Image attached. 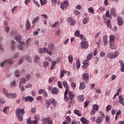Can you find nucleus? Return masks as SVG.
Segmentation results:
<instances>
[{
    "instance_id": "49",
    "label": "nucleus",
    "mask_w": 124,
    "mask_h": 124,
    "mask_svg": "<svg viewBox=\"0 0 124 124\" xmlns=\"http://www.w3.org/2000/svg\"><path fill=\"white\" fill-rule=\"evenodd\" d=\"M20 72L18 70H16L15 72L16 77H20V75H19Z\"/></svg>"
},
{
    "instance_id": "62",
    "label": "nucleus",
    "mask_w": 124,
    "mask_h": 124,
    "mask_svg": "<svg viewBox=\"0 0 124 124\" xmlns=\"http://www.w3.org/2000/svg\"><path fill=\"white\" fill-rule=\"evenodd\" d=\"M74 13L75 15H79V14H80V12H79V11H78V10H75L74 11Z\"/></svg>"
},
{
    "instance_id": "6",
    "label": "nucleus",
    "mask_w": 124,
    "mask_h": 124,
    "mask_svg": "<svg viewBox=\"0 0 124 124\" xmlns=\"http://www.w3.org/2000/svg\"><path fill=\"white\" fill-rule=\"evenodd\" d=\"M34 121H31V118L29 117L27 120V123L28 124H37V122L38 121H39L40 119L39 117H34Z\"/></svg>"
},
{
    "instance_id": "12",
    "label": "nucleus",
    "mask_w": 124,
    "mask_h": 124,
    "mask_svg": "<svg viewBox=\"0 0 124 124\" xmlns=\"http://www.w3.org/2000/svg\"><path fill=\"white\" fill-rule=\"evenodd\" d=\"M5 62H7L8 63H9V64H12V63H13V60H12V59L6 60L5 61H4L0 63V66H1V67H3L4 64H5Z\"/></svg>"
},
{
    "instance_id": "19",
    "label": "nucleus",
    "mask_w": 124,
    "mask_h": 124,
    "mask_svg": "<svg viewBox=\"0 0 124 124\" xmlns=\"http://www.w3.org/2000/svg\"><path fill=\"white\" fill-rule=\"evenodd\" d=\"M59 92H60L59 89L55 87H54L51 91L52 94H57V93H59Z\"/></svg>"
},
{
    "instance_id": "14",
    "label": "nucleus",
    "mask_w": 124,
    "mask_h": 124,
    "mask_svg": "<svg viewBox=\"0 0 124 124\" xmlns=\"http://www.w3.org/2000/svg\"><path fill=\"white\" fill-rule=\"evenodd\" d=\"M42 120L44 122L47 123V124H53V121L51 119V118L49 117L46 118H43Z\"/></svg>"
},
{
    "instance_id": "29",
    "label": "nucleus",
    "mask_w": 124,
    "mask_h": 124,
    "mask_svg": "<svg viewBox=\"0 0 124 124\" xmlns=\"http://www.w3.org/2000/svg\"><path fill=\"white\" fill-rule=\"evenodd\" d=\"M50 101V105H53V106H56L57 104V102L55 99H49Z\"/></svg>"
},
{
    "instance_id": "15",
    "label": "nucleus",
    "mask_w": 124,
    "mask_h": 124,
    "mask_svg": "<svg viewBox=\"0 0 124 124\" xmlns=\"http://www.w3.org/2000/svg\"><path fill=\"white\" fill-rule=\"evenodd\" d=\"M103 42L104 46L108 45V37L106 35H104L103 37Z\"/></svg>"
},
{
    "instance_id": "33",
    "label": "nucleus",
    "mask_w": 124,
    "mask_h": 124,
    "mask_svg": "<svg viewBox=\"0 0 124 124\" xmlns=\"http://www.w3.org/2000/svg\"><path fill=\"white\" fill-rule=\"evenodd\" d=\"M74 113L75 115H77L78 117H81L82 116V114H81V112H80V111L77 109H75L74 111Z\"/></svg>"
},
{
    "instance_id": "41",
    "label": "nucleus",
    "mask_w": 124,
    "mask_h": 124,
    "mask_svg": "<svg viewBox=\"0 0 124 124\" xmlns=\"http://www.w3.org/2000/svg\"><path fill=\"white\" fill-rule=\"evenodd\" d=\"M64 74H65V70H61L60 74V78H62V77L64 76Z\"/></svg>"
},
{
    "instance_id": "55",
    "label": "nucleus",
    "mask_w": 124,
    "mask_h": 124,
    "mask_svg": "<svg viewBox=\"0 0 124 124\" xmlns=\"http://www.w3.org/2000/svg\"><path fill=\"white\" fill-rule=\"evenodd\" d=\"M25 58L26 61H27V62H31V60H30V57H29V55H26L25 56Z\"/></svg>"
},
{
    "instance_id": "56",
    "label": "nucleus",
    "mask_w": 124,
    "mask_h": 124,
    "mask_svg": "<svg viewBox=\"0 0 124 124\" xmlns=\"http://www.w3.org/2000/svg\"><path fill=\"white\" fill-rule=\"evenodd\" d=\"M58 86L60 89H62V84L61 81L58 82Z\"/></svg>"
},
{
    "instance_id": "57",
    "label": "nucleus",
    "mask_w": 124,
    "mask_h": 124,
    "mask_svg": "<svg viewBox=\"0 0 124 124\" xmlns=\"http://www.w3.org/2000/svg\"><path fill=\"white\" fill-rule=\"evenodd\" d=\"M11 87L12 88L13 87H15V85H16V81H13V82H12V83H11Z\"/></svg>"
},
{
    "instance_id": "31",
    "label": "nucleus",
    "mask_w": 124,
    "mask_h": 124,
    "mask_svg": "<svg viewBox=\"0 0 124 124\" xmlns=\"http://www.w3.org/2000/svg\"><path fill=\"white\" fill-rule=\"evenodd\" d=\"M68 62H69V63H70L71 64H72V62H73V57L72 56V55H70L68 57Z\"/></svg>"
},
{
    "instance_id": "27",
    "label": "nucleus",
    "mask_w": 124,
    "mask_h": 124,
    "mask_svg": "<svg viewBox=\"0 0 124 124\" xmlns=\"http://www.w3.org/2000/svg\"><path fill=\"white\" fill-rule=\"evenodd\" d=\"M40 60V57L37 55H36L34 58L33 62H35L36 63H38V61Z\"/></svg>"
},
{
    "instance_id": "10",
    "label": "nucleus",
    "mask_w": 124,
    "mask_h": 124,
    "mask_svg": "<svg viewBox=\"0 0 124 124\" xmlns=\"http://www.w3.org/2000/svg\"><path fill=\"white\" fill-rule=\"evenodd\" d=\"M69 5V3L68 1H64L63 2L61 3V8L62 9V10H65L68 6Z\"/></svg>"
},
{
    "instance_id": "47",
    "label": "nucleus",
    "mask_w": 124,
    "mask_h": 124,
    "mask_svg": "<svg viewBox=\"0 0 124 124\" xmlns=\"http://www.w3.org/2000/svg\"><path fill=\"white\" fill-rule=\"evenodd\" d=\"M22 83H26V79L25 78H22L21 81L19 82V88H21V85Z\"/></svg>"
},
{
    "instance_id": "3",
    "label": "nucleus",
    "mask_w": 124,
    "mask_h": 124,
    "mask_svg": "<svg viewBox=\"0 0 124 124\" xmlns=\"http://www.w3.org/2000/svg\"><path fill=\"white\" fill-rule=\"evenodd\" d=\"M63 86L64 88H65V91L64 92V99H66V101L67 102L69 100V98L67 97V93H68V91L69 89L68 88V86L67 85V82L63 81L62 82Z\"/></svg>"
},
{
    "instance_id": "4",
    "label": "nucleus",
    "mask_w": 124,
    "mask_h": 124,
    "mask_svg": "<svg viewBox=\"0 0 124 124\" xmlns=\"http://www.w3.org/2000/svg\"><path fill=\"white\" fill-rule=\"evenodd\" d=\"M100 116L97 117V118L96 120V123L98 124H102V121H103V118L105 117V115L104 113L102 112V111L99 112Z\"/></svg>"
},
{
    "instance_id": "48",
    "label": "nucleus",
    "mask_w": 124,
    "mask_h": 124,
    "mask_svg": "<svg viewBox=\"0 0 124 124\" xmlns=\"http://www.w3.org/2000/svg\"><path fill=\"white\" fill-rule=\"evenodd\" d=\"M43 65L45 68H47V66H48V65H49V62H43Z\"/></svg>"
},
{
    "instance_id": "22",
    "label": "nucleus",
    "mask_w": 124,
    "mask_h": 124,
    "mask_svg": "<svg viewBox=\"0 0 124 124\" xmlns=\"http://www.w3.org/2000/svg\"><path fill=\"white\" fill-rule=\"evenodd\" d=\"M119 63L121 66V71L122 72H124V62H123V61L122 60H120L119 61Z\"/></svg>"
},
{
    "instance_id": "58",
    "label": "nucleus",
    "mask_w": 124,
    "mask_h": 124,
    "mask_svg": "<svg viewBox=\"0 0 124 124\" xmlns=\"http://www.w3.org/2000/svg\"><path fill=\"white\" fill-rule=\"evenodd\" d=\"M9 109V107H5L3 109V113H6V111Z\"/></svg>"
},
{
    "instance_id": "44",
    "label": "nucleus",
    "mask_w": 124,
    "mask_h": 124,
    "mask_svg": "<svg viewBox=\"0 0 124 124\" xmlns=\"http://www.w3.org/2000/svg\"><path fill=\"white\" fill-rule=\"evenodd\" d=\"M111 109H112V106L109 105L106 107V112H108V111H110V110H111Z\"/></svg>"
},
{
    "instance_id": "25",
    "label": "nucleus",
    "mask_w": 124,
    "mask_h": 124,
    "mask_svg": "<svg viewBox=\"0 0 124 124\" xmlns=\"http://www.w3.org/2000/svg\"><path fill=\"white\" fill-rule=\"evenodd\" d=\"M68 95L69 97H70V99H71L70 102L71 103V100L74 99V93L73 92H69L68 93Z\"/></svg>"
},
{
    "instance_id": "36",
    "label": "nucleus",
    "mask_w": 124,
    "mask_h": 124,
    "mask_svg": "<svg viewBox=\"0 0 124 124\" xmlns=\"http://www.w3.org/2000/svg\"><path fill=\"white\" fill-rule=\"evenodd\" d=\"M48 49L49 50H51V51H53V50L55 49V46L52 44H48Z\"/></svg>"
},
{
    "instance_id": "5",
    "label": "nucleus",
    "mask_w": 124,
    "mask_h": 124,
    "mask_svg": "<svg viewBox=\"0 0 124 124\" xmlns=\"http://www.w3.org/2000/svg\"><path fill=\"white\" fill-rule=\"evenodd\" d=\"M118 56H119V52L118 51H115L113 53H109L107 54L108 58L111 59H116V58H118Z\"/></svg>"
},
{
    "instance_id": "17",
    "label": "nucleus",
    "mask_w": 124,
    "mask_h": 124,
    "mask_svg": "<svg viewBox=\"0 0 124 124\" xmlns=\"http://www.w3.org/2000/svg\"><path fill=\"white\" fill-rule=\"evenodd\" d=\"M67 21L68 22V23H70L71 26H74V25L76 24L75 20L73 19L72 17H69L67 19Z\"/></svg>"
},
{
    "instance_id": "20",
    "label": "nucleus",
    "mask_w": 124,
    "mask_h": 124,
    "mask_svg": "<svg viewBox=\"0 0 124 124\" xmlns=\"http://www.w3.org/2000/svg\"><path fill=\"white\" fill-rule=\"evenodd\" d=\"M118 19V24L119 26H123L124 24V21H123V18L119 16L117 18Z\"/></svg>"
},
{
    "instance_id": "43",
    "label": "nucleus",
    "mask_w": 124,
    "mask_h": 124,
    "mask_svg": "<svg viewBox=\"0 0 124 124\" xmlns=\"http://www.w3.org/2000/svg\"><path fill=\"white\" fill-rule=\"evenodd\" d=\"M88 12L92 14H94V10L92 7L88 8Z\"/></svg>"
},
{
    "instance_id": "8",
    "label": "nucleus",
    "mask_w": 124,
    "mask_h": 124,
    "mask_svg": "<svg viewBox=\"0 0 124 124\" xmlns=\"http://www.w3.org/2000/svg\"><path fill=\"white\" fill-rule=\"evenodd\" d=\"M93 108L90 112V114L93 116L95 114V112H97L98 111V108H99V107L97 105H93Z\"/></svg>"
},
{
    "instance_id": "42",
    "label": "nucleus",
    "mask_w": 124,
    "mask_h": 124,
    "mask_svg": "<svg viewBox=\"0 0 124 124\" xmlns=\"http://www.w3.org/2000/svg\"><path fill=\"white\" fill-rule=\"evenodd\" d=\"M83 63L85 66H89V60L88 59H86V60H84L83 62Z\"/></svg>"
},
{
    "instance_id": "28",
    "label": "nucleus",
    "mask_w": 124,
    "mask_h": 124,
    "mask_svg": "<svg viewBox=\"0 0 124 124\" xmlns=\"http://www.w3.org/2000/svg\"><path fill=\"white\" fill-rule=\"evenodd\" d=\"M80 121L83 124H89V121L86 119L84 117L81 118Z\"/></svg>"
},
{
    "instance_id": "11",
    "label": "nucleus",
    "mask_w": 124,
    "mask_h": 124,
    "mask_svg": "<svg viewBox=\"0 0 124 124\" xmlns=\"http://www.w3.org/2000/svg\"><path fill=\"white\" fill-rule=\"evenodd\" d=\"M80 45L82 49H88L89 47V44L86 41H81Z\"/></svg>"
},
{
    "instance_id": "54",
    "label": "nucleus",
    "mask_w": 124,
    "mask_h": 124,
    "mask_svg": "<svg viewBox=\"0 0 124 124\" xmlns=\"http://www.w3.org/2000/svg\"><path fill=\"white\" fill-rule=\"evenodd\" d=\"M71 87L72 88V89H73L74 90L76 88V83L75 82H72L71 83Z\"/></svg>"
},
{
    "instance_id": "35",
    "label": "nucleus",
    "mask_w": 124,
    "mask_h": 124,
    "mask_svg": "<svg viewBox=\"0 0 124 124\" xmlns=\"http://www.w3.org/2000/svg\"><path fill=\"white\" fill-rule=\"evenodd\" d=\"M119 99L120 103L124 106V98H123V96L121 95L119 96Z\"/></svg>"
},
{
    "instance_id": "32",
    "label": "nucleus",
    "mask_w": 124,
    "mask_h": 124,
    "mask_svg": "<svg viewBox=\"0 0 124 124\" xmlns=\"http://www.w3.org/2000/svg\"><path fill=\"white\" fill-rule=\"evenodd\" d=\"M76 66H77V69H79V68H80V66H81V62H80V60L78 59L77 60Z\"/></svg>"
},
{
    "instance_id": "9",
    "label": "nucleus",
    "mask_w": 124,
    "mask_h": 124,
    "mask_svg": "<svg viewBox=\"0 0 124 124\" xmlns=\"http://www.w3.org/2000/svg\"><path fill=\"white\" fill-rule=\"evenodd\" d=\"M40 53H44L45 52L47 53L49 56L52 55V52L49 50V49L46 47L44 48H41L39 50Z\"/></svg>"
},
{
    "instance_id": "23",
    "label": "nucleus",
    "mask_w": 124,
    "mask_h": 124,
    "mask_svg": "<svg viewBox=\"0 0 124 124\" xmlns=\"http://www.w3.org/2000/svg\"><path fill=\"white\" fill-rule=\"evenodd\" d=\"M86 88V84L84 82H81L80 83L79 90H84Z\"/></svg>"
},
{
    "instance_id": "50",
    "label": "nucleus",
    "mask_w": 124,
    "mask_h": 124,
    "mask_svg": "<svg viewBox=\"0 0 124 124\" xmlns=\"http://www.w3.org/2000/svg\"><path fill=\"white\" fill-rule=\"evenodd\" d=\"M41 5H45V4H47V0H42L41 2H40Z\"/></svg>"
},
{
    "instance_id": "60",
    "label": "nucleus",
    "mask_w": 124,
    "mask_h": 124,
    "mask_svg": "<svg viewBox=\"0 0 124 124\" xmlns=\"http://www.w3.org/2000/svg\"><path fill=\"white\" fill-rule=\"evenodd\" d=\"M46 91L44 90L43 89H41L38 91V93H39V94H41L42 93H45Z\"/></svg>"
},
{
    "instance_id": "13",
    "label": "nucleus",
    "mask_w": 124,
    "mask_h": 124,
    "mask_svg": "<svg viewBox=\"0 0 124 124\" xmlns=\"http://www.w3.org/2000/svg\"><path fill=\"white\" fill-rule=\"evenodd\" d=\"M89 78H90V76L89 74H84L82 76V80L83 81H85L86 83L89 82Z\"/></svg>"
},
{
    "instance_id": "21",
    "label": "nucleus",
    "mask_w": 124,
    "mask_h": 124,
    "mask_svg": "<svg viewBox=\"0 0 124 124\" xmlns=\"http://www.w3.org/2000/svg\"><path fill=\"white\" fill-rule=\"evenodd\" d=\"M17 96V95L16 94V93H9V95H8V97L9 98H15Z\"/></svg>"
},
{
    "instance_id": "30",
    "label": "nucleus",
    "mask_w": 124,
    "mask_h": 124,
    "mask_svg": "<svg viewBox=\"0 0 124 124\" xmlns=\"http://www.w3.org/2000/svg\"><path fill=\"white\" fill-rule=\"evenodd\" d=\"M45 104L46 106V108H49L50 105H51V103H50V99L47 100H45Z\"/></svg>"
},
{
    "instance_id": "52",
    "label": "nucleus",
    "mask_w": 124,
    "mask_h": 124,
    "mask_svg": "<svg viewBox=\"0 0 124 124\" xmlns=\"http://www.w3.org/2000/svg\"><path fill=\"white\" fill-rule=\"evenodd\" d=\"M60 25V22L59 21L55 22V23L52 25V28H56Z\"/></svg>"
},
{
    "instance_id": "46",
    "label": "nucleus",
    "mask_w": 124,
    "mask_h": 124,
    "mask_svg": "<svg viewBox=\"0 0 124 124\" xmlns=\"http://www.w3.org/2000/svg\"><path fill=\"white\" fill-rule=\"evenodd\" d=\"M89 22V19L88 18H85L83 20V23L84 25H86V24H87V23Z\"/></svg>"
},
{
    "instance_id": "26",
    "label": "nucleus",
    "mask_w": 124,
    "mask_h": 124,
    "mask_svg": "<svg viewBox=\"0 0 124 124\" xmlns=\"http://www.w3.org/2000/svg\"><path fill=\"white\" fill-rule=\"evenodd\" d=\"M2 92L3 94H4V95H5L7 97L9 94V93H8V91H7L6 88H3L2 89Z\"/></svg>"
},
{
    "instance_id": "18",
    "label": "nucleus",
    "mask_w": 124,
    "mask_h": 124,
    "mask_svg": "<svg viewBox=\"0 0 124 124\" xmlns=\"http://www.w3.org/2000/svg\"><path fill=\"white\" fill-rule=\"evenodd\" d=\"M110 15L113 17H117V13H116V9L114 8H112L110 10Z\"/></svg>"
},
{
    "instance_id": "24",
    "label": "nucleus",
    "mask_w": 124,
    "mask_h": 124,
    "mask_svg": "<svg viewBox=\"0 0 124 124\" xmlns=\"http://www.w3.org/2000/svg\"><path fill=\"white\" fill-rule=\"evenodd\" d=\"M26 30H27V31H29L31 29V22H30L29 19H27L26 21Z\"/></svg>"
},
{
    "instance_id": "16",
    "label": "nucleus",
    "mask_w": 124,
    "mask_h": 124,
    "mask_svg": "<svg viewBox=\"0 0 124 124\" xmlns=\"http://www.w3.org/2000/svg\"><path fill=\"white\" fill-rule=\"evenodd\" d=\"M33 100H34L33 97H32L31 96H28L27 97H24V100L26 102H28V101H29V102H32Z\"/></svg>"
},
{
    "instance_id": "7",
    "label": "nucleus",
    "mask_w": 124,
    "mask_h": 124,
    "mask_svg": "<svg viewBox=\"0 0 124 124\" xmlns=\"http://www.w3.org/2000/svg\"><path fill=\"white\" fill-rule=\"evenodd\" d=\"M115 36L114 35H111L109 36V43H110V49H114V47H113V45L114 43H115Z\"/></svg>"
},
{
    "instance_id": "64",
    "label": "nucleus",
    "mask_w": 124,
    "mask_h": 124,
    "mask_svg": "<svg viewBox=\"0 0 124 124\" xmlns=\"http://www.w3.org/2000/svg\"><path fill=\"white\" fill-rule=\"evenodd\" d=\"M26 80H30L31 79V75H27L25 77Z\"/></svg>"
},
{
    "instance_id": "1",
    "label": "nucleus",
    "mask_w": 124,
    "mask_h": 124,
    "mask_svg": "<svg viewBox=\"0 0 124 124\" xmlns=\"http://www.w3.org/2000/svg\"><path fill=\"white\" fill-rule=\"evenodd\" d=\"M16 114L18 120L20 122L23 121V117L25 114V109L24 108H18L16 111Z\"/></svg>"
},
{
    "instance_id": "51",
    "label": "nucleus",
    "mask_w": 124,
    "mask_h": 124,
    "mask_svg": "<svg viewBox=\"0 0 124 124\" xmlns=\"http://www.w3.org/2000/svg\"><path fill=\"white\" fill-rule=\"evenodd\" d=\"M75 35L77 36V37H79V35H80V31L79 30H77L75 32Z\"/></svg>"
},
{
    "instance_id": "53",
    "label": "nucleus",
    "mask_w": 124,
    "mask_h": 124,
    "mask_svg": "<svg viewBox=\"0 0 124 124\" xmlns=\"http://www.w3.org/2000/svg\"><path fill=\"white\" fill-rule=\"evenodd\" d=\"M89 103H90V102L89 101V100H86L84 102V108H87L88 107V105H89Z\"/></svg>"
},
{
    "instance_id": "63",
    "label": "nucleus",
    "mask_w": 124,
    "mask_h": 124,
    "mask_svg": "<svg viewBox=\"0 0 124 124\" xmlns=\"http://www.w3.org/2000/svg\"><path fill=\"white\" fill-rule=\"evenodd\" d=\"M19 88L21 90V92H25V87L22 86V84H21V86L19 87Z\"/></svg>"
},
{
    "instance_id": "40",
    "label": "nucleus",
    "mask_w": 124,
    "mask_h": 124,
    "mask_svg": "<svg viewBox=\"0 0 124 124\" xmlns=\"http://www.w3.org/2000/svg\"><path fill=\"white\" fill-rule=\"evenodd\" d=\"M107 26L109 28V29H111V21H110V19H108L107 22Z\"/></svg>"
},
{
    "instance_id": "2",
    "label": "nucleus",
    "mask_w": 124,
    "mask_h": 124,
    "mask_svg": "<svg viewBox=\"0 0 124 124\" xmlns=\"http://www.w3.org/2000/svg\"><path fill=\"white\" fill-rule=\"evenodd\" d=\"M15 39L16 40V41H18V43L20 44V45H18L19 50H20L21 51L24 50L23 45H25V42L20 41L21 39H22V36H21L20 35H16L15 37Z\"/></svg>"
},
{
    "instance_id": "39",
    "label": "nucleus",
    "mask_w": 124,
    "mask_h": 124,
    "mask_svg": "<svg viewBox=\"0 0 124 124\" xmlns=\"http://www.w3.org/2000/svg\"><path fill=\"white\" fill-rule=\"evenodd\" d=\"M51 64L52 65L50 67V69H51V70H53V69H54V67L55 66V65H56V64H57V62L52 61Z\"/></svg>"
},
{
    "instance_id": "34",
    "label": "nucleus",
    "mask_w": 124,
    "mask_h": 124,
    "mask_svg": "<svg viewBox=\"0 0 124 124\" xmlns=\"http://www.w3.org/2000/svg\"><path fill=\"white\" fill-rule=\"evenodd\" d=\"M84 99H85V98H84V96H83L82 95H79L78 97V100L79 102H82V101H84Z\"/></svg>"
},
{
    "instance_id": "59",
    "label": "nucleus",
    "mask_w": 124,
    "mask_h": 124,
    "mask_svg": "<svg viewBox=\"0 0 124 124\" xmlns=\"http://www.w3.org/2000/svg\"><path fill=\"white\" fill-rule=\"evenodd\" d=\"M33 2H34V4H35V5H37V6L38 7H40V5H39V3H38V2H37L36 0H33Z\"/></svg>"
},
{
    "instance_id": "37",
    "label": "nucleus",
    "mask_w": 124,
    "mask_h": 124,
    "mask_svg": "<svg viewBox=\"0 0 124 124\" xmlns=\"http://www.w3.org/2000/svg\"><path fill=\"white\" fill-rule=\"evenodd\" d=\"M93 54L90 53L88 55L87 57V60L88 61H91V60H92V59H93Z\"/></svg>"
},
{
    "instance_id": "38",
    "label": "nucleus",
    "mask_w": 124,
    "mask_h": 124,
    "mask_svg": "<svg viewBox=\"0 0 124 124\" xmlns=\"http://www.w3.org/2000/svg\"><path fill=\"white\" fill-rule=\"evenodd\" d=\"M39 19H40V18L39 17V16H37L36 17L34 20L32 21V24H35V23H37V22H38V21L39 20Z\"/></svg>"
},
{
    "instance_id": "45",
    "label": "nucleus",
    "mask_w": 124,
    "mask_h": 124,
    "mask_svg": "<svg viewBox=\"0 0 124 124\" xmlns=\"http://www.w3.org/2000/svg\"><path fill=\"white\" fill-rule=\"evenodd\" d=\"M65 119L66 120V122H67V124H70V123H71V118H70V117L67 116L65 118Z\"/></svg>"
},
{
    "instance_id": "61",
    "label": "nucleus",
    "mask_w": 124,
    "mask_h": 124,
    "mask_svg": "<svg viewBox=\"0 0 124 124\" xmlns=\"http://www.w3.org/2000/svg\"><path fill=\"white\" fill-rule=\"evenodd\" d=\"M100 34H101V31H99V32H97L95 35V38H97V37H98V36H99V35H100Z\"/></svg>"
}]
</instances>
